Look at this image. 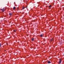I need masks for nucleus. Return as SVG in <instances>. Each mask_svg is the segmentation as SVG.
<instances>
[{
    "mask_svg": "<svg viewBox=\"0 0 64 64\" xmlns=\"http://www.w3.org/2000/svg\"><path fill=\"white\" fill-rule=\"evenodd\" d=\"M54 39H53V38L52 39L50 40L51 42H52L53 41H54Z\"/></svg>",
    "mask_w": 64,
    "mask_h": 64,
    "instance_id": "obj_6",
    "label": "nucleus"
},
{
    "mask_svg": "<svg viewBox=\"0 0 64 64\" xmlns=\"http://www.w3.org/2000/svg\"><path fill=\"white\" fill-rule=\"evenodd\" d=\"M34 38H32V41H34Z\"/></svg>",
    "mask_w": 64,
    "mask_h": 64,
    "instance_id": "obj_7",
    "label": "nucleus"
},
{
    "mask_svg": "<svg viewBox=\"0 0 64 64\" xmlns=\"http://www.w3.org/2000/svg\"><path fill=\"white\" fill-rule=\"evenodd\" d=\"M15 9H16V8L14 6L13 8V9H14V10Z\"/></svg>",
    "mask_w": 64,
    "mask_h": 64,
    "instance_id": "obj_8",
    "label": "nucleus"
},
{
    "mask_svg": "<svg viewBox=\"0 0 64 64\" xmlns=\"http://www.w3.org/2000/svg\"><path fill=\"white\" fill-rule=\"evenodd\" d=\"M51 7V6H49V8H50V7Z\"/></svg>",
    "mask_w": 64,
    "mask_h": 64,
    "instance_id": "obj_11",
    "label": "nucleus"
},
{
    "mask_svg": "<svg viewBox=\"0 0 64 64\" xmlns=\"http://www.w3.org/2000/svg\"><path fill=\"white\" fill-rule=\"evenodd\" d=\"M26 8H27V7H26Z\"/></svg>",
    "mask_w": 64,
    "mask_h": 64,
    "instance_id": "obj_13",
    "label": "nucleus"
},
{
    "mask_svg": "<svg viewBox=\"0 0 64 64\" xmlns=\"http://www.w3.org/2000/svg\"><path fill=\"white\" fill-rule=\"evenodd\" d=\"M12 14H13L12 13H9V15L10 16H12Z\"/></svg>",
    "mask_w": 64,
    "mask_h": 64,
    "instance_id": "obj_3",
    "label": "nucleus"
},
{
    "mask_svg": "<svg viewBox=\"0 0 64 64\" xmlns=\"http://www.w3.org/2000/svg\"><path fill=\"white\" fill-rule=\"evenodd\" d=\"M14 32H16V30H14Z\"/></svg>",
    "mask_w": 64,
    "mask_h": 64,
    "instance_id": "obj_10",
    "label": "nucleus"
},
{
    "mask_svg": "<svg viewBox=\"0 0 64 64\" xmlns=\"http://www.w3.org/2000/svg\"><path fill=\"white\" fill-rule=\"evenodd\" d=\"M40 36L41 37H42L44 36V35H43V34H41L40 35Z\"/></svg>",
    "mask_w": 64,
    "mask_h": 64,
    "instance_id": "obj_4",
    "label": "nucleus"
},
{
    "mask_svg": "<svg viewBox=\"0 0 64 64\" xmlns=\"http://www.w3.org/2000/svg\"><path fill=\"white\" fill-rule=\"evenodd\" d=\"M47 63H48V64H49L50 63H51V62L50 61H48Z\"/></svg>",
    "mask_w": 64,
    "mask_h": 64,
    "instance_id": "obj_5",
    "label": "nucleus"
},
{
    "mask_svg": "<svg viewBox=\"0 0 64 64\" xmlns=\"http://www.w3.org/2000/svg\"><path fill=\"white\" fill-rule=\"evenodd\" d=\"M1 10H2V11H3V12H4V11L5 10H4V8L2 9H1Z\"/></svg>",
    "mask_w": 64,
    "mask_h": 64,
    "instance_id": "obj_2",
    "label": "nucleus"
},
{
    "mask_svg": "<svg viewBox=\"0 0 64 64\" xmlns=\"http://www.w3.org/2000/svg\"><path fill=\"white\" fill-rule=\"evenodd\" d=\"M1 45H2V44H1L0 43V47H1Z\"/></svg>",
    "mask_w": 64,
    "mask_h": 64,
    "instance_id": "obj_12",
    "label": "nucleus"
},
{
    "mask_svg": "<svg viewBox=\"0 0 64 64\" xmlns=\"http://www.w3.org/2000/svg\"><path fill=\"white\" fill-rule=\"evenodd\" d=\"M25 7L24 6H23L22 8V9H25Z\"/></svg>",
    "mask_w": 64,
    "mask_h": 64,
    "instance_id": "obj_9",
    "label": "nucleus"
},
{
    "mask_svg": "<svg viewBox=\"0 0 64 64\" xmlns=\"http://www.w3.org/2000/svg\"><path fill=\"white\" fill-rule=\"evenodd\" d=\"M61 62H62V60H61V58H60L59 64H61Z\"/></svg>",
    "mask_w": 64,
    "mask_h": 64,
    "instance_id": "obj_1",
    "label": "nucleus"
}]
</instances>
